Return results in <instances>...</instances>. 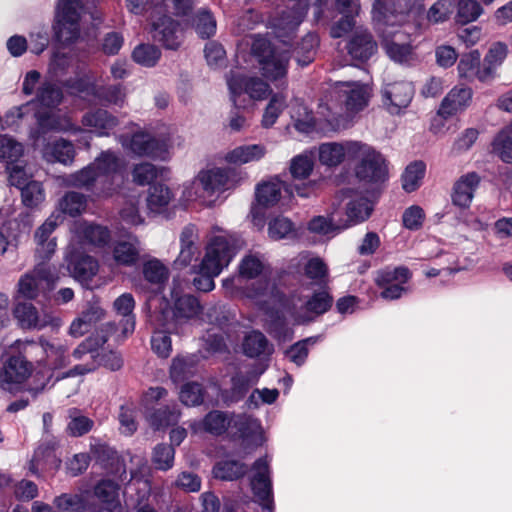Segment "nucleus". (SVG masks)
<instances>
[{"instance_id": "obj_52", "label": "nucleus", "mask_w": 512, "mask_h": 512, "mask_svg": "<svg viewBox=\"0 0 512 512\" xmlns=\"http://www.w3.org/2000/svg\"><path fill=\"white\" fill-rule=\"evenodd\" d=\"M286 106L287 102L285 95L282 93H276L272 95L262 116V126L264 128L272 127Z\"/></svg>"}, {"instance_id": "obj_3", "label": "nucleus", "mask_w": 512, "mask_h": 512, "mask_svg": "<svg viewBox=\"0 0 512 512\" xmlns=\"http://www.w3.org/2000/svg\"><path fill=\"white\" fill-rule=\"evenodd\" d=\"M24 343L16 340L2 361L0 367V390L10 394L27 391L33 399H36L46 389L48 379L41 384L26 387L25 384L32 376L34 364L21 352Z\"/></svg>"}, {"instance_id": "obj_15", "label": "nucleus", "mask_w": 512, "mask_h": 512, "mask_svg": "<svg viewBox=\"0 0 512 512\" xmlns=\"http://www.w3.org/2000/svg\"><path fill=\"white\" fill-rule=\"evenodd\" d=\"M53 281L50 267L38 261L33 271L23 275L18 282V292L27 299H35L45 289L49 288Z\"/></svg>"}, {"instance_id": "obj_28", "label": "nucleus", "mask_w": 512, "mask_h": 512, "mask_svg": "<svg viewBox=\"0 0 512 512\" xmlns=\"http://www.w3.org/2000/svg\"><path fill=\"white\" fill-rule=\"evenodd\" d=\"M472 89L469 87H454L442 100L438 114L448 118L465 110L472 99Z\"/></svg>"}, {"instance_id": "obj_62", "label": "nucleus", "mask_w": 512, "mask_h": 512, "mask_svg": "<svg viewBox=\"0 0 512 512\" xmlns=\"http://www.w3.org/2000/svg\"><path fill=\"white\" fill-rule=\"evenodd\" d=\"M196 33L203 39L213 36L216 32V20L210 11L201 9L193 20Z\"/></svg>"}, {"instance_id": "obj_23", "label": "nucleus", "mask_w": 512, "mask_h": 512, "mask_svg": "<svg viewBox=\"0 0 512 512\" xmlns=\"http://www.w3.org/2000/svg\"><path fill=\"white\" fill-rule=\"evenodd\" d=\"M358 141L323 143L319 147V161L326 166H337L345 159H353Z\"/></svg>"}, {"instance_id": "obj_44", "label": "nucleus", "mask_w": 512, "mask_h": 512, "mask_svg": "<svg viewBox=\"0 0 512 512\" xmlns=\"http://www.w3.org/2000/svg\"><path fill=\"white\" fill-rule=\"evenodd\" d=\"M303 117L295 119L294 127L297 131L304 134H312L314 132L327 133L336 130H328L327 121L319 114V119H315L310 111L302 107Z\"/></svg>"}, {"instance_id": "obj_40", "label": "nucleus", "mask_w": 512, "mask_h": 512, "mask_svg": "<svg viewBox=\"0 0 512 512\" xmlns=\"http://www.w3.org/2000/svg\"><path fill=\"white\" fill-rule=\"evenodd\" d=\"M284 183L274 177L264 181L256 187V199L264 207H272L281 199Z\"/></svg>"}, {"instance_id": "obj_55", "label": "nucleus", "mask_w": 512, "mask_h": 512, "mask_svg": "<svg viewBox=\"0 0 512 512\" xmlns=\"http://www.w3.org/2000/svg\"><path fill=\"white\" fill-rule=\"evenodd\" d=\"M309 230L315 233L328 234L333 231H341L348 228L347 224H342V221L336 218V212L332 211L329 218L323 216L314 217L309 222Z\"/></svg>"}, {"instance_id": "obj_5", "label": "nucleus", "mask_w": 512, "mask_h": 512, "mask_svg": "<svg viewBox=\"0 0 512 512\" xmlns=\"http://www.w3.org/2000/svg\"><path fill=\"white\" fill-rule=\"evenodd\" d=\"M230 100L237 108H246L254 101H263L272 93L270 85L256 75L231 70L226 75Z\"/></svg>"}, {"instance_id": "obj_34", "label": "nucleus", "mask_w": 512, "mask_h": 512, "mask_svg": "<svg viewBox=\"0 0 512 512\" xmlns=\"http://www.w3.org/2000/svg\"><path fill=\"white\" fill-rule=\"evenodd\" d=\"M479 183L480 177L475 172L461 176L453 187V204L461 208L469 207Z\"/></svg>"}, {"instance_id": "obj_17", "label": "nucleus", "mask_w": 512, "mask_h": 512, "mask_svg": "<svg viewBox=\"0 0 512 512\" xmlns=\"http://www.w3.org/2000/svg\"><path fill=\"white\" fill-rule=\"evenodd\" d=\"M13 313L19 325L24 329L41 330L47 326L58 329L62 324L59 317L46 312L39 314L35 306L27 302L18 303Z\"/></svg>"}, {"instance_id": "obj_19", "label": "nucleus", "mask_w": 512, "mask_h": 512, "mask_svg": "<svg viewBox=\"0 0 512 512\" xmlns=\"http://www.w3.org/2000/svg\"><path fill=\"white\" fill-rule=\"evenodd\" d=\"M250 480L254 495L261 502L263 508H272V483L270 479L269 462L266 458H259L252 467Z\"/></svg>"}, {"instance_id": "obj_25", "label": "nucleus", "mask_w": 512, "mask_h": 512, "mask_svg": "<svg viewBox=\"0 0 512 512\" xmlns=\"http://www.w3.org/2000/svg\"><path fill=\"white\" fill-rule=\"evenodd\" d=\"M508 54V46L503 42L493 43L483 60V66L475 71V75L481 82L492 80L496 76L497 69L503 64Z\"/></svg>"}, {"instance_id": "obj_18", "label": "nucleus", "mask_w": 512, "mask_h": 512, "mask_svg": "<svg viewBox=\"0 0 512 512\" xmlns=\"http://www.w3.org/2000/svg\"><path fill=\"white\" fill-rule=\"evenodd\" d=\"M63 218L60 214L52 213L45 222L39 226L34 233L36 243L35 257L37 261H48L56 250V239L51 235L62 222Z\"/></svg>"}, {"instance_id": "obj_38", "label": "nucleus", "mask_w": 512, "mask_h": 512, "mask_svg": "<svg viewBox=\"0 0 512 512\" xmlns=\"http://www.w3.org/2000/svg\"><path fill=\"white\" fill-rule=\"evenodd\" d=\"M74 157V145L65 139L48 143L43 148V158L50 163L59 162L64 165H70L74 161Z\"/></svg>"}, {"instance_id": "obj_27", "label": "nucleus", "mask_w": 512, "mask_h": 512, "mask_svg": "<svg viewBox=\"0 0 512 512\" xmlns=\"http://www.w3.org/2000/svg\"><path fill=\"white\" fill-rule=\"evenodd\" d=\"M341 195L350 199L346 204L347 219L342 221V224H347L349 227L364 222L370 217L373 205L366 197L354 195L351 189L342 191Z\"/></svg>"}, {"instance_id": "obj_14", "label": "nucleus", "mask_w": 512, "mask_h": 512, "mask_svg": "<svg viewBox=\"0 0 512 512\" xmlns=\"http://www.w3.org/2000/svg\"><path fill=\"white\" fill-rule=\"evenodd\" d=\"M153 38L167 49L175 50L181 44L179 24L167 14L151 11L149 14Z\"/></svg>"}, {"instance_id": "obj_35", "label": "nucleus", "mask_w": 512, "mask_h": 512, "mask_svg": "<svg viewBox=\"0 0 512 512\" xmlns=\"http://www.w3.org/2000/svg\"><path fill=\"white\" fill-rule=\"evenodd\" d=\"M377 32L381 37V45H388L390 42L397 44H411L412 30H416L407 22L398 24L396 22L375 23Z\"/></svg>"}, {"instance_id": "obj_59", "label": "nucleus", "mask_w": 512, "mask_h": 512, "mask_svg": "<svg viewBox=\"0 0 512 512\" xmlns=\"http://www.w3.org/2000/svg\"><path fill=\"white\" fill-rule=\"evenodd\" d=\"M204 394V388L200 383L188 382L182 385L179 392V399L185 406L193 407L203 403Z\"/></svg>"}, {"instance_id": "obj_8", "label": "nucleus", "mask_w": 512, "mask_h": 512, "mask_svg": "<svg viewBox=\"0 0 512 512\" xmlns=\"http://www.w3.org/2000/svg\"><path fill=\"white\" fill-rule=\"evenodd\" d=\"M332 297L325 291L315 292L305 301L292 299L286 310L295 324H305L313 321L319 315L327 312L332 305Z\"/></svg>"}, {"instance_id": "obj_53", "label": "nucleus", "mask_w": 512, "mask_h": 512, "mask_svg": "<svg viewBox=\"0 0 512 512\" xmlns=\"http://www.w3.org/2000/svg\"><path fill=\"white\" fill-rule=\"evenodd\" d=\"M313 168V155L311 153L304 152L291 159L289 171L294 179H306L312 173Z\"/></svg>"}, {"instance_id": "obj_11", "label": "nucleus", "mask_w": 512, "mask_h": 512, "mask_svg": "<svg viewBox=\"0 0 512 512\" xmlns=\"http://www.w3.org/2000/svg\"><path fill=\"white\" fill-rule=\"evenodd\" d=\"M200 305L191 295L176 298L173 308H166L159 314L160 325L170 332H179V327L198 315Z\"/></svg>"}, {"instance_id": "obj_33", "label": "nucleus", "mask_w": 512, "mask_h": 512, "mask_svg": "<svg viewBox=\"0 0 512 512\" xmlns=\"http://www.w3.org/2000/svg\"><path fill=\"white\" fill-rule=\"evenodd\" d=\"M82 125L97 136H107L118 125V119L104 109H97L84 114Z\"/></svg>"}, {"instance_id": "obj_10", "label": "nucleus", "mask_w": 512, "mask_h": 512, "mask_svg": "<svg viewBox=\"0 0 512 512\" xmlns=\"http://www.w3.org/2000/svg\"><path fill=\"white\" fill-rule=\"evenodd\" d=\"M116 327L114 323H106L102 326L100 331H97L95 334L86 338L83 342H81L73 351L72 356L76 360H81L87 354L90 355L92 359L91 362L76 365L73 369H71L66 376H74V375H84L91 371H94L97 368V361L95 359L94 352L97 351L100 347H102L108 340L110 334L114 333Z\"/></svg>"}, {"instance_id": "obj_47", "label": "nucleus", "mask_w": 512, "mask_h": 512, "mask_svg": "<svg viewBox=\"0 0 512 512\" xmlns=\"http://www.w3.org/2000/svg\"><path fill=\"white\" fill-rule=\"evenodd\" d=\"M23 153L22 143L9 135H0V161L6 166L18 163Z\"/></svg>"}, {"instance_id": "obj_54", "label": "nucleus", "mask_w": 512, "mask_h": 512, "mask_svg": "<svg viewBox=\"0 0 512 512\" xmlns=\"http://www.w3.org/2000/svg\"><path fill=\"white\" fill-rule=\"evenodd\" d=\"M94 421L87 416L80 414L76 409L69 411V422L66 432L72 437H80L92 430Z\"/></svg>"}, {"instance_id": "obj_58", "label": "nucleus", "mask_w": 512, "mask_h": 512, "mask_svg": "<svg viewBox=\"0 0 512 512\" xmlns=\"http://www.w3.org/2000/svg\"><path fill=\"white\" fill-rule=\"evenodd\" d=\"M172 332L167 331L160 325L159 316L157 317V329L152 335L151 346L153 351L160 357L167 358L172 350V344L169 334Z\"/></svg>"}, {"instance_id": "obj_21", "label": "nucleus", "mask_w": 512, "mask_h": 512, "mask_svg": "<svg viewBox=\"0 0 512 512\" xmlns=\"http://www.w3.org/2000/svg\"><path fill=\"white\" fill-rule=\"evenodd\" d=\"M62 100V89L55 82L44 80L36 91L35 99L15 108L17 117L22 118L25 114L24 110L28 109L30 105L38 104L41 107L52 109L57 107Z\"/></svg>"}, {"instance_id": "obj_49", "label": "nucleus", "mask_w": 512, "mask_h": 512, "mask_svg": "<svg viewBox=\"0 0 512 512\" xmlns=\"http://www.w3.org/2000/svg\"><path fill=\"white\" fill-rule=\"evenodd\" d=\"M426 165L422 161L410 163L402 174V188L411 193L417 190L425 175Z\"/></svg>"}, {"instance_id": "obj_26", "label": "nucleus", "mask_w": 512, "mask_h": 512, "mask_svg": "<svg viewBox=\"0 0 512 512\" xmlns=\"http://www.w3.org/2000/svg\"><path fill=\"white\" fill-rule=\"evenodd\" d=\"M73 231L79 242L84 245L103 247L109 243L111 238L107 227L85 221L76 222Z\"/></svg>"}, {"instance_id": "obj_37", "label": "nucleus", "mask_w": 512, "mask_h": 512, "mask_svg": "<svg viewBox=\"0 0 512 512\" xmlns=\"http://www.w3.org/2000/svg\"><path fill=\"white\" fill-rule=\"evenodd\" d=\"M347 49L353 59L366 61L375 53L377 44L369 32L360 31L351 38Z\"/></svg>"}, {"instance_id": "obj_36", "label": "nucleus", "mask_w": 512, "mask_h": 512, "mask_svg": "<svg viewBox=\"0 0 512 512\" xmlns=\"http://www.w3.org/2000/svg\"><path fill=\"white\" fill-rule=\"evenodd\" d=\"M104 316L105 311L100 305L97 303L89 304L80 316L72 321L68 331L69 335L74 338L83 336L93 325L101 321Z\"/></svg>"}, {"instance_id": "obj_7", "label": "nucleus", "mask_w": 512, "mask_h": 512, "mask_svg": "<svg viewBox=\"0 0 512 512\" xmlns=\"http://www.w3.org/2000/svg\"><path fill=\"white\" fill-rule=\"evenodd\" d=\"M86 13L82 0H59L53 25L56 39L65 45L76 42Z\"/></svg>"}, {"instance_id": "obj_29", "label": "nucleus", "mask_w": 512, "mask_h": 512, "mask_svg": "<svg viewBox=\"0 0 512 512\" xmlns=\"http://www.w3.org/2000/svg\"><path fill=\"white\" fill-rule=\"evenodd\" d=\"M267 154V148L263 144L239 145L223 156V160L230 165L241 166L251 162L262 160Z\"/></svg>"}, {"instance_id": "obj_22", "label": "nucleus", "mask_w": 512, "mask_h": 512, "mask_svg": "<svg viewBox=\"0 0 512 512\" xmlns=\"http://www.w3.org/2000/svg\"><path fill=\"white\" fill-rule=\"evenodd\" d=\"M123 146L138 156L163 157L166 144L149 133L137 132L130 139L122 142Z\"/></svg>"}, {"instance_id": "obj_42", "label": "nucleus", "mask_w": 512, "mask_h": 512, "mask_svg": "<svg viewBox=\"0 0 512 512\" xmlns=\"http://www.w3.org/2000/svg\"><path fill=\"white\" fill-rule=\"evenodd\" d=\"M491 153L504 163H512V127L501 129L491 142Z\"/></svg>"}, {"instance_id": "obj_56", "label": "nucleus", "mask_w": 512, "mask_h": 512, "mask_svg": "<svg viewBox=\"0 0 512 512\" xmlns=\"http://www.w3.org/2000/svg\"><path fill=\"white\" fill-rule=\"evenodd\" d=\"M318 45V38L313 33L304 36L295 49V59L300 66H307L314 60L315 49Z\"/></svg>"}, {"instance_id": "obj_6", "label": "nucleus", "mask_w": 512, "mask_h": 512, "mask_svg": "<svg viewBox=\"0 0 512 512\" xmlns=\"http://www.w3.org/2000/svg\"><path fill=\"white\" fill-rule=\"evenodd\" d=\"M251 51L264 78L274 82L286 77L291 58L288 50L272 46L266 38L255 36Z\"/></svg>"}, {"instance_id": "obj_45", "label": "nucleus", "mask_w": 512, "mask_h": 512, "mask_svg": "<svg viewBox=\"0 0 512 512\" xmlns=\"http://www.w3.org/2000/svg\"><path fill=\"white\" fill-rule=\"evenodd\" d=\"M172 198L173 194L167 186L162 184L153 185L148 190L147 208L150 212L160 213L169 205Z\"/></svg>"}, {"instance_id": "obj_13", "label": "nucleus", "mask_w": 512, "mask_h": 512, "mask_svg": "<svg viewBox=\"0 0 512 512\" xmlns=\"http://www.w3.org/2000/svg\"><path fill=\"white\" fill-rule=\"evenodd\" d=\"M417 0H375L372 17L375 23L396 22L404 24Z\"/></svg>"}, {"instance_id": "obj_46", "label": "nucleus", "mask_w": 512, "mask_h": 512, "mask_svg": "<svg viewBox=\"0 0 512 512\" xmlns=\"http://www.w3.org/2000/svg\"><path fill=\"white\" fill-rule=\"evenodd\" d=\"M243 351L249 357H258L270 354L273 351V346L268 342L263 333L252 331L243 341Z\"/></svg>"}, {"instance_id": "obj_50", "label": "nucleus", "mask_w": 512, "mask_h": 512, "mask_svg": "<svg viewBox=\"0 0 512 512\" xmlns=\"http://www.w3.org/2000/svg\"><path fill=\"white\" fill-rule=\"evenodd\" d=\"M304 274L314 284L325 286L329 281V270L326 263L319 257H312L304 264Z\"/></svg>"}, {"instance_id": "obj_20", "label": "nucleus", "mask_w": 512, "mask_h": 512, "mask_svg": "<svg viewBox=\"0 0 512 512\" xmlns=\"http://www.w3.org/2000/svg\"><path fill=\"white\" fill-rule=\"evenodd\" d=\"M268 264L265 259L255 253H249L243 257L238 266L239 278L241 279H256L260 278L261 281L259 286L255 289L254 295H262L269 288V282L267 281Z\"/></svg>"}, {"instance_id": "obj_61", "label": "nucleus", "mask_w": 512, "mask_h": 512, "mask_svg": "<svg viewBox=\"0 0 512 512\" xmlns=\"http://www.w3.org/2000/svg\"><path fill=\"white\" fill-rule=\"evenodd\" d=\"M229 426L235 428L239 436L242 438H248L254 434H257L261 429L257 419L245 414L232 417L230 419Z\"/></svg>"}, {"instance_id": "obj_63", "label": "nucleus", "mask_w": 512, "mask_h": 512, "mask_svg": "<svg viewBox=\"0 0 512 512\" xmlns=\"http://www.w3.org/2000/svg\"><path fill=\"white\" fill-rule=\"evenodd\" d=\"M160 50L151 44H140L132 52L133 60L145 67H153L160 59Z\"/></svg>"}, {"instance_id": "obj_4", "label": "nucleus", "mask_w": 512, "mask_h": 512, "mask_svg": "<svg viewBox=\"0 0 512 512\" xmlns=\"http://www.w3.org/2000/svg\"><path fill=\"white\" fill-rule=\"evenodd\" d=\"M237 252L236 241L230 236L213 237L206 247L205 256L199 266V272L193 279V285L199 291H211L214 278L227 267Z\"/></svg>"}, {"instance_id": "obj_39", "label": "nucleus", "mask_w": 512, "mask_h": 512, "mask_svg": "<svg viewBox=\"0 0 512 512\" xmlns=\"http://www.w3.org/2000/svg\"><path fill=\"white\" fill-rule=\"evenodd\" d=\"M94 495L106 505V508L100 512H120L119 485L115 481L110 479L99 481L94 487Z\"/></svg>"}, {"instance_id": "obj_12", "label": "nucleus", "mask_w": 512, "mask_h": 512, "mask_svg": "<svg viewBox=\"0 0 512 512\" xmlns=\"http://www.w3.org/2000/svg\"><path fill=\"white\" fill-rule=\"evenodd\" d=\"M242 180L241 172L234 168L215 167L200 171L197 175V181L208 195L222 193L239 185Z\"/></svg>"}, {"instance_id": "obj_51", "label": "nucleus", "mask_w": 512, "mask_h": 512, "mask_svg": "<svg viewBox=\"0 0 512 512\" xmlns=\"http://www.w3.org/2000/svg\"><path fill=\"white\" fill-rule=\"evenodd\" d=\"M175 448L166 443L157 444L151 455V462L157 470L168 471L174 466Z\"/></svg>"}, {"instance_id": "obj_43", "label": "nucleus", "mask_w": 512, "mask_h": 512, "mask_svg": "<svg viewBox=\"0 0 512 512\" xmlns=\"http://www.w3.org/2000/svg\"><path fill=\"white\" fill-rule=\"evenodd\" d=\"M87 206V198L84 194L69 191L58 202V212L56 214H67L71 217L80 215L85 211Z\"/></svg>"}, {"instance_id": "obj_48", "label": "nucleus", "mask_w": 512, "mask_h": 512, "mask_svg": "<svg viewBox=\"0 0 512 512\" xmlns=\"http://www.w3.org/2000/svg\"><path fill=\"white\" fill-rule=\"evenodd\" d=\"M180 411L177 405L161 407L147 414V419L152 427L160 429L178 422Z\"/></svg>"}, {"instance_id": "obj_9", "label": "nucleus", "mask_w": 512, "mask_h": 512, "mask_svg": "<svg viewBox=\"0 0 512 512\" xmlns=\"http://www.w3.org/2000/svg\"><path fill=\"white\" fill-rule=\"evenodd\" d=\"M352 160H358L356 175L366 182H382L387 176V167L382 155L371 146L359 142Z\"/></svg>"}, {"instance_id": "obj_30", "label": "nucleus", "mask_w": 512, "mask_h": 512, "mask_svg": "<svg viewBox=\"0 0 512 512\" xmlns=\"http://www.w3.org/2000/svg\"><path fill=\"white\" fill-rule=\"evenodd\" d=\"M68 268L77 281L86 285L98 273L99 264L90 255L74 253L69 259Z\"/></svg>"}, {"instance_id": "obj_2", "label": "nucleus", "mask_w": 512, "mask_h": 512, "mask_svg": "<svg viewBox=\"0 0 512 512\" xmlns=\"http://www.w3.org/2000/svg\"><path fill=\"white\" fill-rule=\"evenodd\" d=\"M122 166L111 151H105L94 162L63 178L64 184L90 191L97 198L111 196L115 189V176Z\"/></svg>"}, {"instance_id": "obj_24", "label": "nucleus", "mask_w": 512, "mask_h": 512, "mask_svg": "<svg viewBox=\"0 0 512 512\" xmlns=\"http://www.w3.org/2000/svg\"><path fill=\"white\" fill-rule=\"evenodd\" d=\"M200 253L198 230L194 225L184 227L180 234V252L174 261L177 268L187 267Z\"/></svg>"}, {"instance_id": "obj_32", "label": "nucleus", "mask_w": 512, "mask_h": 512, "mask_svg": "<svg viewBox=\"0 0 512 512\" xmlns=\"http://www.w3.org/2000/svg\"><path fill=\"white\" fill-rule=\"evenodd\" d=\"M140 255V241L137 236L128 234L117 240L113 246V259L118 265H134Z\"/></svg>"}, {"instance_id": "obj_60", "label": "nucleus", "mask_w": 512, "mask_h": 512, "mask_svg": "<svg viewBox=\"0 0 512 512\" xmlns=\"http://www.w3.org/2000/svg\"><path fill=\"white\" fill-rule=\"evenodd\" d=\"M457 13L456 20L458 23L467 24L478 19L483 9L476 0H456Z\"/></svg>"}, {"instance_id": "obj_57", "label": "nucleus", "mask_w": 512, "mask_h": 512, "mask_svg": "<svg viewBox=\"0 0 512 512\" xmlns=\"http://www.w3.org/2000/svg\"><path fill=\"white\" fill-rule=\"evenodd\" d=\"M387 56L394 62L400 64H411L416 60V55L411 44H397L390 42L382 45Z\"/></svg>"}, {"instance_id": "obj_41", "label": "nucleus", "mask_w": 512, "mask_h": 512, "mask_svg": "<svg viewBox=\"0 0 512 512\" xmlns=\"http://www.w3.org/2000/svg\"><path fill=\"white\" fill-rule=\"evenodd\" d=\"M248 471V467L243 462L234 459H224L218 461L213 467L215 478L224 481H234L243 477Z\"/></svg>"}, {"instance_id": "obj_1", "label": "nucleus", "mask_w": 512, "mask_h": 512, "mask_svg": "<svg viewBox=\"0 0 512 512\" xmlns=\"http://www.w3.org/2000/svg\"><path fill=\"white\" fill-rule=\"evenodd\" d=\"M370 97L368 85L360 82H339L329 99L320 104L318 114L328 123V130L347 128L354 115L363 110Z\"/></svg>"}, {"instance_id": "obj_16", "label": "nucleus", "mask_w": 512, "mask_h": 512, "mask_svg": "<svg viewBox=\"0 0 512 512\" xmlns=\"http://www.w3.org/2000/svg\"><path fill=\"white\" fill-rule=\"evenodd\" d=\"M414 95V88L410 82L395 81L386 83L381 89L382 102L391 114H399L408 107Z\"/></svg>"}, {"instance_id": "obj_64", "label": "nucleus", "mask_w": 512, "mask_h": 512, "mask_svg": "<svg viewBox=\"0 0 512 512\" xmlns=\"http://www.w3.org/2000/svg\"><path fill=\"white\" fill-rule=\"evenodd\" d=\"M229 425L230 419L225 413L218 410L209 412L203 420L204 429L214 435L224 433Z\"/></svg>"}, {"instance_id": "obj_31", "label": "nucleus", "mask_w": 512, "mask_h": 512, "mask_svg": "<svg viewBox=\"0 0 512 512\" xmlns=\"http://www.w3.org/2000/svg\"><path fill=\"white\" fill-rule=\"evenodd\" d=\"M304 16L305 12L300 7H293L274 17L271 20V25L275 29L277 37L285 42V38L290 37L296 31Z\"/></svg>"}]
</instances>
